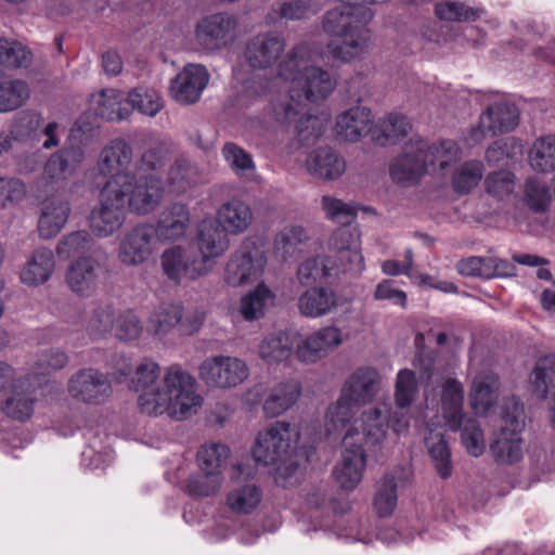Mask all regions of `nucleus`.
<instances>
[{
	"label": "nucleus",
	"mask_w": 555,
	"mask_h": 555,
	"mask_svg": "<svg viewBox=\"0 0 555 555\" xmlns=\"http://www.w3.org/2000/svg\"><path fill=\"white\" fill-rule=\"evenodd\" d=\"M159 240L152 222H140L124 233L117 249L118 261L127 268L147 262L158 251Z\"/></svg>",
	"instance_id": "obj_8"
},
{
	"label": "nucleus",
	"mask_w": 555,
	"mask_h": 555,
	"mask_svg": "<svg viewBox=\"0 0 555 555\" xmlns=\"http://www.w3.org/2000/svg\"><path fill=\"white\" fill-rule=\"evenodd\" d=\"M306 169L317 179L334 181L345 173L346 160L331 147H319L308 154Z\"/></svg>",
	"instance_id": "obj_29"
},
{
	"label": "nucleus",
	"mask_w": 555,
	"mask_h": 555,
	"mask_svg": "<svg viewBox=\"0 0 555 555\" xmlns=\"http://www.w3.org/2000/svg\"><path fill=\"white\" fill-rule=\"evenodd\" d=\"M383 387V377L372 365H361L352 370L344 379L339 393L356 405L372 403Z\"/></svg>",
	"instance_id": "obj_15"
},
{
	"label": "nucleus",
	"mask_w": 555,
	"mask_h": 555,
	"mask_svg": "<svg viewBox=\"0 0 555 555\" xmlns=\"http://www.w3.org/2000/svg\"><path fill=\"white\" fill-rule=\"evenodd\" d=\"M285 40L274 31L258 34L246 44L245 60L251 69H270L281 59Z\"/></svg>",
	"instance_id": "obj_22"
},
{
	"label": "nucleus",
	"mask_w": 555,
	"mask_h": 555,
	"mask_svg": "<svg viewBox=\"0 0 555 555\" xmlns=\"http://www.w3.org/2000/svg\"><path fill=\"white\" fill-rule=\"evenodd\" d=\"M500 389V378L494 373L477 376L469 395L470 406L476 414L487 415L495 405Z\"/></svg>",
	"instance_id": "obj_37"
},
{
	"label": "nucleus",
	"mask_w": 555,
	"mask_h": 555,
	"mask_svg": "<svg viewBox=\"0 0 555 555\" xmlns=\"http://www.w3.org/2000/svg\"><path fill=\"white\" fill-rule=\"evenodd\" d=\"M295 336L280 332L264 337L259 344V356L269 364L288 360L294 352Z\"/></svg>",
	"instance_id": "obj_42"
},
{
	"label": "nucleus",
	"mask_w": 555,
	"mask_h": 555,
	"mask_svg": "<svg viewBox=\"0 0 555 555\" xmlns=\"http://www.w3.org/2000/svg\"><path fill=\"white\" fill-rule=\"evenodd\" d=\"M94 241L87 231H75L65 235L56 246V254L62 259L89 251Z\"/></svg>",
	"instance_id": "obj_63"
},
{
	"label": "nucleus",
	"mask_w": 555,
	"mask_h": 555,
	"mask_svg": "<svg viewBox=\"0 0 555 555\" xmlns=\"http://www.w3.org/2000/svg\"><path fill=\"white\" fill-rule=\"evenodd\" d=\"M339 266L332 257H312L300 263L297 280L301 285H311L323 279L341 273Z\"/></svg>",
	"instance_id": "obj_41"
},
{
	"label": "nucleus",
	"mask_w": 555,
	"mask_h": 555,
	"mask_svg": "<svg viewBox=\"0 0 555 555\" xmlns=\"http://www.w3.org/2000/svg\"><path fill=\"white\" fill-rule=\"evenodd\" d=\"M483 183L488 195L496 201H503L514 192L516 177L508 170H498L488 173Z\"/></svg>",
	"instance_id": "obj_61"
},
{
	"label": "nucleus",
	"mask_w": 555,
	"mask_h": 555,
	"mask_svg": "<svg viewBox=\"0 0 555 555\" xmlns=\"http://www.w3.org/2000/svg\"><path fill=\"white\" fill-rule=\"evenodd\" d=\"M341 305L336 292L325 286H314L305 291L297 301L301 315L319 319L333 313Z\"/></svg>",
	"instance_id": "obj_26"
},
{
	"label": "nucleus",
	"mask_w": 555,
	"mask_h": 555,
	"mask_svg": "<svg viewBox=\"0 0 555 555\" xmlns=\"http://www.w3.org/2000/svg\"><path fill=\"white\" fill-rule=\"evenodd\" d=\"M221 155L228 166L238 177L249 176L256 169L253 156L233 142H227L222 146Z\"/></svg>",
	"instance_id": "obj_54"
},
{
	"label": "nucleus",
	"mask_w": 555,
	"mask_h": 555,
	"mask_svg": "<svg viewBox=\"0 0 555 555\" xmlns=\"http://www.w3.org/2000/svg\"><path fill=\"white\" fill-rule=\"evenodd\" d=\"M300 431L296 425L276 421L263 427L256 435L251 454L264 466H275V480L286 486L298 468L297 448Z\"/></svg>",
	"instance_id": "obj_3"
},
{
	"label": "nucleus",
	"mask_w": 555,
	"mask_h": 555,
	"mask_svg": "<svg viewBox=\"0 0 555 555\" xmlns=\"http://www.w3.org/2000/svg\"><path fill=\"white\" fill-rule=\"evenodd\" d=\"M203 323V318L186 317L183 318L182 308L178 305L166 304L159 306L153 311L149 319L147 332L155 337H164L175 326L181 335H193Z\"/></svg>",
	"instance_id": "obj_18"
},
{
	"label": "nucleus",
	"mask_w": 555,
	"mask_h": 555,
	"mask_svg": "<svg viewBox=\"0 0 555 555\" xmlns=\"http://www.w3.org/2000/svg\"><path fill=\"white\" fill-rule=\"evenodd\" d=\"M171 151L165 142H155L140 156L137 164L139 172H155L159 170L170 158Z\"/></svg>",
	"instance_id": "obj_64"
},
{
	"label": "nucleus",
	"mask_w": 555,
	"mask_h": 555,
	"mask_svg": "<svg viewBox=\"0 0 555 555\" xmlns=\"http://www.w3.org/2000/svg\"><path fill=\"white\" fill-rule=\"evenodd\" d=\"M236 26V18L230 14H211L197 24L196 39L207 50H219L234 40Z\"/></svg>",
	"instance_id": "obj_21"
},
{
	"label": "nucleus",
	"mask_w": 555,
	"mask_h": 555,
	"mask_svg": "<svg viewBox=\"0 0 555 555\" xmlns=\"http://www.w3.org/2000/svg\"><path fill=\"white\" fill-rule=\"evenodd\" d=\"M208 81L207 72H178L169 82V96L180 105L195 104L199 101Z\"/></svg>",
	"instance_id": "obj_28"
},
{
	"label": "nucleus",
	"mask_w": 555,
	"mask_h": 555,
	"mask_svg": "<svg viewBox=\"0 0 555 555\" xmlns=\"http://www.w3.org/2000/svg\"><path fill=\"white\" fill-rule=\"evenodd\" d=\"M197 168L185 162L177 160L167 172V185L175 193H183L191 188L197 179Z\"/></svg>",
	"instance_id": "obj_57"
},
{
	"label": "nucleus",
	"mask_w": 555,
	"mask_h": 555,
	"mask_svg": "<svg viewBox=\"0 0 555 555\" xmlns=\"http://www.w3.org/2000/svg\"><path fill=\"white\" fill-rule=\"evenodd\" d=\"M121 190L103 189L100 204L91 210L90 228L100 237H108L118 231L126 220Z\"/></svg>",
	"instance_id": "obj_13"
},
{
	"label": "nucleus",
	"mask_w": 555,
	"mask_h": 555,
	"mask_svg": "<svg viewBox=\"0 0 555 555\" xmlns=\"http://www.w3.org/2000/svg\"><path fill=\"white\" fill-rule=\"evenodd\" d=\"M128 102L143 115L154 117L164 107L163 98L157 91L146 87H138L128 94Z\"/></svg>",
	"instance_id": "obj_53"
},
{
	"label": "nucleus",
	"mask_w": 555,
	"mask_h": 555,
	"mask_svg": "<svg viewBox=\"0 0 555 555\" xmlns=\"http://www.w3.org/2000/svg\"><path fill=\"white\" fill-rule=\"evenodd\" d=\"M163 273L171 281L180 282L182 278L195 280L208 274L197 256L182 245L166 248L160 255Z\"/></svg>",
	"instance_id": "obj_20"
},
{
	"label": "nucleus",
	"mask_w": 555,
	"mask_h": 555,
	"mask_svg": "<svg viewBox=\"0 0 555 555\" xmlns=\"http://www.w3.org/2000/svg\"><path fill=\"white\" fill-rule=\"evenodd\" d=\"M301 396V385L287 379L269 388L262 402V412L268 418H275L292 409Z\"/></svg>",
	"instance_id": "obj_30"
},
{
	"label": "nucleus",
	"mask_w": 555,
	"mask_h": 555,
	"mask_svg": "<svg viewBox=\"0 0 555 555\" xmlns=\"http://www.w3.org/2000/svg\"><path fill=\"white\" fill-rule=\"evenodd\" d=\"M371 111L364 106L351 107L336 118L337 135L348 142H358L370 131Z\"/></svg>",
	"instance_id": "obj_33"
},
{
	"label": "nucleus",
	"mask_w": 555,
	"mask_h": 555,
	"mask_svg": "<svg viewBox=\"0 0 555 555\" xmlns=\"http://www.w3.org/2000/svg\"><path fill=\"white\" fill-rule=\"evenodd\" d=\"M33 63V53L16 40L0 38V65L14 69L28 68Z\"/></svg>",
	"instance_id": "obj_50"
},
{
	"label": "nucleus",
	"mask_w": 555,
	"mask_h": 555,
	"mask_svg": "<svg viewBox=\"0 0 555 555\" xmlns=\"http://www.w3.org/2000/svg\"><path fill=\"white\" fill-rule=\"evenodd\" d=\"M499 266L492 258L470 256L461 259L456 269L461 275L492 279L499 274Z\"/></svg>",
	"instance_id": "obj_62"
},
{
	"label": "nucleus",
	"mask_w": 555,
	"mask_h": 555,
	"mask_svg": "<svg viewBox=\"0 0 555 555\" xmlns=\"http://www.w3.org/2000/svg\"><path fill=\"white\" fill-rule=\"evenodd\" d=\"M122 94L114 89L103 90L92 95L91 104L96 115L109 121L126 119L130 112L122 104Z\"/></svg>",
	"instance_id": "obj_43"
},
{
	"label": "nucleus",
	"mask_w": 555,
	"mask_h": 555,
	"mask_svg": "<svg viewBox=\"0 0 555 555\" xmlns=\"http://www.w3.org/2000/svg\"><path fill=\"white\" fill-rule=\"evenodd\" d=\"M327 248L335 254V261L343 273L359 275L364 270V257L361 254L360 232L354 228L340 227L330 236Z\"/></svg>",
	"instance_id": "obj_14"
},
{
	"label": "nucleus",
	"mask_w": 555,
	"mask_h": 555,
	"mask_svg": "<svg viewBox=\"0 0 555 555\" xmlns=\"http://www.w3.org/2000/svg\"><path fill=\"white\" fill-rule=\"evenodd\" d=\"M222 482V472L201 469V474L190 477L188 490L192 495L206 498L216 494Z\"/></svg>",
	"instance_id": "obj_59"
},
{
	"label": "nucleus",
	"mask_w": 555,
	"mask_h": 555,
	"mask_svg": "<svg viewBox=\"0 0 555 555\" xmlns=\"http://www.w3.org/2000/svg\"><path fill=\"white\" fill-rule=\"evenodd\" d=\"M229 456L230 449L227 444L209 441L201 446L196 459L199 469L222 472L223 465Z\"/></svg>",
	"instance_id": "obj_55"
},
{
	"label": "nucleus",
	"mask_w": 555,
	"mask_h": 555,
	"mask_svg": "<svg viewBox=\"0 0 555 555\" xmlns=\"http://www.w3.org/2000/svg\"><path fill=\"white\" fill-rule=\"evenodd\" d=\"M245 474V466L234 464L231 467L230 479L234 485L225 495V506L234 514L248 515L261 503L262 490L253 481H240Z\"/></svg>",
	"instance_id": "obj_19"
},
{
	"label": "nucleus",
	"mask_w": 555,
	"mask_h": 555,
	"mask_svg": "<svg viewBox=\"0 0 555 555\" xmlns=\"http://www.w3.org/2000/svg\"><path fill=\"white\" fill-rule=\"evenodd\" d=\"M13 390L2 404V411L11 418L24 421L33 414V398L28 391H20L23 389L24 382L15 379L10 385Z\"/></svg>",
	"instance_id": "obj_48"
},
{
	"label": "nucleus",
	"mask_w": 555,
	"mask_h": 555,
	"mask_svg": "<svg viewBox=\"0 0 555 555\" xmlns=\"http://www.w3.org/2000/svg\"><path fill=\"white\" fill-rule=\"evenodd\" d=\"M464 389L455 378H448L441 390V409L447 425L453 431L461 428L465 414L463 412Z\"/></svg>",
	"instance_id": "obj_36"
},
{
	"label": "nucleus",
	"mask_w": 555,
	"mask_h": 555,
	"mask_svg": "<svg viewBox=\"0 0 555 555\" xmlns=\"http://www.w3.org/2000/svg\"><path fill=\"white\" fill-rule=\"evenodd\" d=\"M72 211L69 201L64 196L48 197L41 205L38 233L43 240L55 237L67 223Z\"/></svg>",
	"instance_id": "obj_27"
},
{
	"label": "nucleus",
	"mask_w": 555,
	"mask_h": 555,
	"mask_svg": "<svg viewBox=\"0 0 555 555\" xmlns=\"http://www.w3.org/2000/svg\"><path fill=\"white\" fill-rule=\"evenodd\" d=\"M397 485L395 478L385 476L378 483L373 500V507L379 517H389L397 507Z\"/></svg>",
	"instance_id": "obj_52"
},
{
	"label": "nucleus",
	"mask_w": 555,
	"mask_h": 555,
	"mask_svg": "<svg viewBox=\"0 0 555 555\" xmlns=\"http://www.w3.org/2000/svg\"><path fill=\"white\" fill-rule=\"evenodd\" d=\"M191 224L189 206L182 202H173L167 205L153 223L156 236L160 243L182 240Z\"/></svg>",
	"instance_id": "obj_25"
},
{
	"label": "nucleus",
	"mask_w": 555,
	"mask_h": 555,
	"mask_svg": "<svg viewBox=\"0 0 555 555\" xmlns=\"http://www.w3.org/2000/svg\"><path fill=\"white\" fill-rule=\"evenodd\" d=\"M198 376L210 388L232 389L248 378L249 367L237 357L212 356L201 363Z\"/></svg>",
	"instance_id": "obj_9"
},
{
	"label": "nucleus",
	"mask_w": 555,
	"mask_h": 555,
	"mask_svg": "<svg viewBox=\"0 0 555 555\" xmlns=\"http://www.w3.org/2000/svg\"><path fill=\"white\" fill-rule=\"evenodd\" d=\"M530 165L540 172L555 170V134L537 139L530 151Z\"/></svg>",
	"instance_id": "obj_49"
},
{
	"label": "nucleus",
	"mask_w": 555,
	"mask_h": 555,
	"mask_svg": "<svg viewBox=\"0 0 555 555\" xmlns=\"http://www.w3.org/2000/svg\"><path fill=\"white\" fill-rule=\"evenodd\" d=\"M389 173L397 183H408L414 180L416 175V143L410 140L400 153L391 160Z\"/></svg>",
	"instance_id": "obj_45"
},
{
	"label": "nucleus",
	"mask_w": 555,
	"mask_h": 555,
	"mask_svg": "<svg viewBox=\"0 0 555 555\" xmlns=\"http://www.w3.org/2000/svg\"><path fill=\"white\" fill-rule=\"evenodd\" d=\"M310 238L308 230L300 224L284 227L274 238V248L284 257L292 256L297 246L305 244Z\"/></svg>",
	"instance_id": "obj_58"
},
{
	"label": "nucleus",
	"mask_w": 555,
	"mask_h": 555,
	"mask_svg": "<svg viewBox=\"0 0 555 555\" xmlns=\"http://www.w3.org/2000/svg\"><path fill=\"white\" fill-rule=\"evenodd\" d=\"M533 393L545 399L548 391L555 388V356L548 354L540 358L530 376Z\"/></svg>",
	"instance_id": "obj_47"
},
{
	"label": "nucleus",
	"mask_w": 555,
	"mask_h": 555,
	"mask_svg": "<svg viewBox=\"0 0 555 555\" xmlns=\"http://www.w3.org/2000/svg\"><path fill=\"white\" fill-rule=\"evenodd\" d=\"M44 117L42 113L26 108L16 113L10 122L11 133L17 143H38L41 139V128Z\"/></svg>",
	"instance_id": "obj_38"
},
{
	"label": "nucleus",
	"mask_w": 555,
	"mask_h": 555,
	"mask_svg": "<svg viewBox=\"0 0 555 555\" xmlns=\"http://www.w3.org/2000/svg\"><path fill=\"white\" fill-rule=\"evenodd\" d=\"M120 190L125 206L131 214L141 217L153 214L165 197V185L155 173L132 175L121 183Z\"/></svg>",
	"instance_id": "obj_7"
},
{
	"label": "nucleus",
	"mask_w": 555,
	"mask_h": 555,
	"mask_svg": "<svg viewBox=\"0 0 555 555\" xmlns=\"http://www.w3.org/2000/svg\"><path fill=\"white\" fill-rule=\"evenodd\" d=\"M344 341L341 331L333 325L321 327L296 345L299 361L315 363L337 349Z\"/></svg>",
	"instance_id": "obj_23"
},
{
	"label": "nucleus",
	"mask_w": 555,
	"mask_h": 555,
	"mask_svg": "<svg viewBox=\"0 0 555 555\" xmlns=\"http://www.w3.org/2000/svg\"><path fill=\"white\" fill-rule=\"evenodd\" d=\"M276 80H289L287 98L291 102L274 105L276 117L289 122L297 121L304 101L324 100L337 85L334 72H279Z\"/></svg>",
	"instance_id": "obj_5"
},
{
	"label": "nucleus",
	"mask_w": 555,
	"mask_h": 555,
	"mask_svg": "<svg viewBox=\"0 0 555 555\" xmlns=\"http://www.w3.org/2000/svg\"><path fill=\"white\" fill-rule=\"evenodd\" d=\"M268 264V257L254 240H245L228 259L224 282L232 287L253 284L261 279Z\"/></svg>",
	"instance_id": "obj_6"
},
{
	"label": "nucleus",
	"mask_w": 555,
	"mask_h": 555,
	"mask_svg": "<svg viewBox=\"0 0 555 555\" xmlns=\"http://www.w3.org/2000/svg\"><path fill=\"white\" fill-rule=\"evenodd\" d=\"M133 162V149L124 139H114L101 150L96 169L100 175L108 178L104 189L120 190L125 180L133 173L129 167Z\"/></svg>",
	"instance_id": "obj_12"
},
{
	"label": "nucleus",
	"mask_w": 555,
	"mask_h": 555,
	"mask_svg": "<svg viewBox=\"0 0 555 555\" xmlns=\"http://www.w3.org/2000/svg\"><path fill=\"white\" fill-rule=\"evenodd\" d=\"M275 293L263 282L241 298L238 311L244 320L255 321L274 306Z\"/></svg>",
	"instance_id": "obj_39"
},
{
	"label": "nucleus",
	"mask_w": 555,
	"mask_h": 555,
	"mask_svg": "<svg viewBox=\"0 0 555 555\" xmlns=\"http://www.w3.org/2000/svg\"><path fill=\"white\" fill-rule=\"evenodd\" d=\"M131 387L141 392L138 399L141 412L151 416L167 414L184 420L203 405L195 378L179 364L166 367L162 376L157 362L143 359L134 369Z\"/></svg>",
	"instance_id": "obj_1"
},
{
	"label": "nucleus",
	"mask_w": 555,
	"mask_h": 555,
	"mask_svg": "<svg viewBox=\"0 0 555 555\" xmlns=\"http://www.w3.org/2000/svg\"><path fill=\"white\" fill-rule=\"evenodd\" d=\"M69 395L83 403H101L109 397L112 385L108 376L95 369H82L70 376Z\"/></svg>",
	"instance_id": "obj_17"
},
{
	"label": "nucleus",
	"mask_w": 555,
	"mask_h": 555,
	"mask_svg": "<svg viewBox=\"0 0 555 555\" xmlns=\"http://www.w3.org/2000/svg\"><path fill=\"white\" fill-rule=\"evenodd\" d=\"M522 409L514 404V412L505 411L502 416L503 425L490 443V451L495 462L515 464L522 459L521 433L525 427L521 418Z\"/></svg>",
	"instance_id": "obj_11"
},
{
	"label": "nucleus",
	"mask_w": 555,
	"mask_h": 555,
	"mask_svg": "<svg viewBox=\"0 0 555 555\" xmlns=\"http://www.w3.org/2000/svg\"><path fill=\"white\" fill-rule=\"evenodd\" d=\"M55 269L53 251L48 247L36 248L20 270V279L24 285L39 286L47 283Z\"/></svg>",
	"instance_id": "obj_32"
},
{
	"label": "nucleus",
	"mask_w": 555,
	"mask_h": 555,
	"mask_svg": "<svg viewBox=\"0 0 555 555\" xmlns=\"http://www.w3.org/2000/svg\"><path fill=\"white\" fill-rule=\"evenodd\" d=\"M459 146L452 140H442L438 144L427 145L418 138V178L427 170V166L446 169L457 157Z\"/></svg>",
	"instance_id": "obj_34"
},
{
	"label": "nucleus",
	"mask_w": 555,
	"mask_h": 555,
	"mask_svg": "<svg viewBox=\"0 0 555 555\" xmlns=\"http://www.w3.org/2000/svg\"><path fill=\"white\" fill-rule=\"evenodd\" d=\"M412 130L410 120L400 114H389L379 119L371 130L372 141L380 146L395 144Z\"/></svg>",
	"instance_id": "obj_40"
},
{
	"label": "nucleus",
	"mask_w": 555,
	"mask_h": 555,
	"mask_svg": "<svg viewBox=\"0 0 555 555\" xmlns=\"http://www.w3.org/2000/svg\"><path fill=\"white\" fill-rule=\"evenodd\" d=\"M518 121L519 111L508 102H496L481 113V125L488 128L491 137L513 131Z\"/></svg>",
	"instance_id": "obj_35"
},
{
	"label": "nucleus",
	"mask_w": 555,
	"mask_h": 555,
	"mask_svg": "<svg viewBox=\"0 0 555 555\" xmlns=\"http://www.w3.org/2000/svg\"><path fill=\"white\" fill-rule=\"evenodd\" d=\"M385 438L378 411L365 414L362 435L351 429L343 436L340 460L333 469V477L343 490L353 491L358 488L365 473L367 451L383 442Z\"/></svg>",
	"instance_id": "obj_4"
},
{
	"label": "nucleus",
	"mask_w": 555,
	"mask_h": 555,
	"mask_svg": "<svg viewBox=\"0 0 555 555\" xmlns=\"http://www.w3.org/2000/svg\"><path fill=\"white\" fill-rule=\"evenodd\" d=\"M101 271L102 266L95 257L80 256L66 270V285L79 297H91L96 291Z\"/></svg>",
	"instance_id": "obj_24"
},
{
	"label": "nucleus",
	"mask_w": 555,
	"mask_h": 555,
	"mask_svg": "<svg viewBox=\"0 0 555 555\" xmlns=\"http://www.w3.org/2000/svg\"><path fill=\"white\" fill-rule=\"evenodd\" d=\"M229 233L212 218L202 220L197 225L195 243L197 258L209 273L216 259L222 257L230 248Z\"/></svg>",
	"instance_id": "obj_16"
},
{
	"label": "nucleus",
	"mask_w": 555,
	"mask_h": 555,
	"mask_svg": "<svg viewBox=\"0 0 555 555\" xmlns=\"http://www.w3.org/2000/svg\"><path fill=\"white\" fill-rule=\"evenodd\" d=\"M117 314L118 310L111 302L98 304L88 320L90 335L101 337L112 332Z\"/></svg>",
	"instance_id": "obj_56"
},
{
	"label": "nucleus",
	"mask_w": 555,
	"mask_h": 555,
	"mask_svg": "<svg viewBox=\"0 0 555 555\" xmlns=\"http://www.w3.org/2000/svg\"><path fill=\"white\" fill-rule=\"evenodd\" d=\"M214 219L230 235H240L251 225L254 214L246 202L240 198H232L218 207Z\"/></svg>",
	"instance_id": "obj_31"
},
{
	"label": "nucleus",
	"mask_w": 555,
	"mask_h": 555,
	"mask_svg": "<svg viewBox=\"0 0 555 555\" xmlns=\"http://www.w3.org/2000/svg\"><path fill=\"white\" fill-rule=\"evenodd\" d=\"M29 98L30 88L25 81L0 75V114L21 108Z\"/></svg>",
	"instance_id": "obj_44"
},
{
	"label": "nucleus",
	"mask_w": 555,
	"mask_h": 555,
	"mask_svg": "<svg viewBox=\"0 0 555 555\" xmlns=\"http://www.w3.org/2000/svg\"><path fill=\"white\" fill-rule=\"evenodd\" d=\"M485 166L480 160L463 163L452 175L451 183L459 195L469 194L481 181Z\"/></svg>",
	"instance_id": "obj_46"
},
{
	"label": "nucleus",
	"mask_w": 555,
	"mask_h": 555,
	"mask_svg": "<svg viewBox=\"0 0 555 555\" xmlns=\"http://www.w3.org/2000/svg\"><path fill=\"white\" fill-rule=\"evenodd\" d=\"M67 363L68 357L64 351L50 348L41 350L35 356L31 370L36 375L47 376L64 369Z\"/></svg>",
	"instance_id": "obj_60"
},
{
	"label": "nucleus",
	"mask_w": 555,
	"mask_h": 555,
	"mask_svg": "<svg viewBox=\"0 0 555 555\" xmlns=\"http://www.w3.org/2000/svg\"><path fill=\"white\" fill-rule=\"evenodd\" d=\"M416 396V376L413 371L403 369L397 374L395 386V408L391 409L385 401L377 402L374 406L364 409L359 413V405L344 398L339 393L336 401L332 402L325 412L324 428L327 435L344 436L351 429L362 435L364 433V416L372 411H378L379 423L383 425V436L387 435L391 426L396 433L404 431L410 424L411 406Z\"/></svg>",
	"instance_id": "obj_2"
},
{
	"label": "nucleus",
	"mask_w": 555,
	"mask_h": 555,
	"mask_svg": "<svg viewBox=\"0 0 555 555\" xmlns=\"http://www.w3.org/2000/svg\"><path fill=\"white\" fill-rule=\"evenodd\" d=\"M427 447L435 469L441 479L451 477L453 466L451 462V451L447 440L442 435H436L427 439Z\"/></svg>",
	"instance_id": "obj_51"
},
{
	"label": "nucleus",
	"mask_w": 555,
	"mask_h": 555,
	"mask_svg": "<svg viewBox=\"0 0 555 555\" xmlns=\"http://www.w3.org/2000/svg\"><path fill=\"white\" fill-rule=\"evenodd\" d=\"M86 159V145L72 134L63 147L52 153L46 160L41 180L46 185L51 186L64 183L76 175Z\"/></svg>",
	"instance_id": "obj_10"
}]
</instances>
